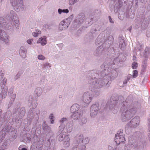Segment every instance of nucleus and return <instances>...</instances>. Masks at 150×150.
Returning <instances> with one entry per match:
<instances>
[{"instance_id":"f257e3e1","label":"nucleus","mask_w":150,"mask_h":150,"mask_svg":"<svg viewBox=\"0 0 150 150\" xmlns=\"http://www.w3.org/2000/svg\"><path fill=\"white\" fill-rule=\"evenodd\" d=\"M98 72L97 71H93V77L88 80V83L89 84V88L91 91L103 87H108L110 85V83L108 79H104V76H101V71L100 74H98Z\"/></svg>"},{"instance_id":"f03ea898","label":"nucleus","mask_w":150,"mask_h":150,"mask_svg":"<svg viewBox=\"0 0 150 150\" xmlns=\"http://www.w3.org/2000/svg\"><path fill=\"white\" fill-rule=\"evenodd\" d=\"M137 109L135 107L130 105L126 101L123 102L120 108L122 112L121 120L123 122L129 120L137 112Z\"/></svg>"},{"instance_id":"7ed1b4c3","label":"nucleus","mask_w":150,"mask_h":150,"mask_svg":"<svg viewBox=\"0 0 150 150\" xmlns=\"http://www.w3.org/2000/svg\"><path fill=\"white\" fill-rule=\"evenodd\" d=\"M101 68H104L105 69L103 71H101V76L104 77V79H108L110 83V81L115 79L117 76V71L114 70H112L110 67H109V65L107 64L105 62L101 66Z\"/></svg>"},{"instance_id":"20e7f679","label":"nucleus","mask_w":150,"mask_h":150,"mask_svg":"<svg viewBox=\"0 0 150 150\" xmlns=\"http://www.w3.org/2000/svg\"><path fill=\"white\" fill-rule=\"evenodd\" d=\"M89 141L88 137L83 139L82 134L77 136L75 138L72 150H87L85 145L89 142Z\"/></svg>"},{"instance_id":"39448f33","label":"nucleus","mask_w":150,"mask_h":150,"mask_svg":"<svg viewBox=\"0 0 150 150\" xmlns=\"http://www.w3.org/2000/svg\"><path fill=\"white\" fill-rule=\"evenodd\" d=\"M14 113L13 115V119H15V122L18 126H20L21 123V119L23 117L25 113V108H15L14 110Z\"/></svg>"},{"instance_id":"423d86ee","label":"nucleus","mask_w":150,"mask_h":150,"mask_svg":"<svg viewBox=\"0 0 150 150\" xmlns=\"http://www.w3.org/2000/svg\"><path fill=\"white\" fill-rule=\"evenodd\" d=\"M93 98V96L90 92H85L83 95L81 99L83 105L84 107H87L92 101Z\"/></svg>"},{"instance_id":"0eeeda50","label":"nucleus","mask_w":150,"mask_h":150,"mask_svg":"<svg viewBox=\"0 0 150 150\" xmlns=\"http://www.w3.org/2000/svg\"><path fill=\"white\" fill-rule=\"evenodd\" d=\"M139 117L136 116L133 118L126 126L125 129L126 131L128 130L130 128H135L138 126L139 124Z\"/></svg>"},{"instance_id":"6e6552de","label":"nucleus","mask_w":150,"mask_h":150,"mask_svg":"<svg viewBox=\"0 0 150 150\" xmlns=\"http://www.w3.org/2000/svg\"><path fill=\"white\" fill-rule=\"evenodd\" d=\"M10 20L9 22H11L14 27H15L17 29H18L19 27V21L17 19L16 14L15 12L13 11H10Z\"/></svg>"},{"instance_id":"1a4fd4ad","label":"nucleus","mask_w":150,"mask_h":150,"mask_svg":"<svg viewBox=\"0 0 150 150\" xmlns=\"http://www.w3.org/2000/svg\"><path fill=\"white\" fill-rule=\"evenodd\" d=\"M11 4L17 11L23 10L24 8L23 0H11Z\"/></svg>"},{"instance_id":"9d476101","label":"nucleus","mask_w":150,"mask_h":150,"mask_svg":"<svg viewBox=\"0 0 150 150\" xmlns=\"http://www.w3.org/2000/svg\"><path fill=\"white\" fill-rule=\"evenodd\" d=\"M7 81L6 78H4L1 83V86L2 89L1 92L0 94V100H1L3 98L6 96L7 94L8 88L6 86Z\"/></svg>"},{"instance_id":"9b49d317","label":"nucleus","mask_w":150,"mask_h":150,"mask_svg":"<svg viewBox=\"0 0 150 150\" xmlns=\"http://www.w3.org/2000/svg\"><path fill=\"white\" fill-rule=\"evenodd\" d=\"M6 19L3 17H0V27H2L7 30H12L13 25L11 22L7 23Z\"/></svg>"},{"instance_id":"f8f14e48","label":"nucleus","mask_w":150,"mask_h":150,"mask_svg":"<svg viewBox=\"0 0 150 150\" xmlns=\"http://www.w3.org/2000/svg\"><path fill=\"white\" fill-rule=\"evenodd\" d=\"M115 142L117 144H119L121 142H124L125 141V135L122 132V130H120L117 131L115 134Z\"/></svg>"},{"instance_id":"ddd939ff","label":"nucleus","mask_w":150,"mask_h":150,"mask_svg":"<svg viewBox=\"0 0 150 150\" xmlns=\"http://www.w3.org/2000/svg\"><path fill=\"white\" fill-rule=\"evenodd\" d=\"M73 15H71L69 18L61 21L59 25V30L62 31L67 29L71 23L70 18Z\"/></svg>"},{"instance_id":"4468645a","label":"nucleus","mask_w":150,"mask_h":150,"mask_svg":"<svg viewBox=\"0 0 150 150\" xmlns=\"http://www.w3.org/2000/svg\"><path fill=\"white\" fill-rule=\"evenodd\" d=\"M84 19V15L83 14H80L73 22V27L76 28L79 27L83 23Z\"/></svg>"},{"instance_id":"2eb2a0df","label":"nucleus","mask_w":150,"mask_h":150,"mask_svg":"<svg viewBox=\"0 0 150 150\" xmlns=\"http://www.w3.org/2000/svg\"><path fill=\"white\" fill-rule=\"evenodd\" d=\"M110 105V108L111 110L114 113H116L118 109V105H117V103L118 102V100H113L111 99Z\"/></svg>"},{"instance_id":"dca6fc26","label":"nucleus","mask_w":150,"mask_h":150,"mask_svg":"<svg viewBox=\"0 0 150 150\" xmlns=\"http://www.w3.org/2000/svg\"><path fill=\"white\" fill-rule=\"evenodd\" d=\"M43 141L41 139V140L33 142L31 146L30 150H33L35 148L41 150L43 145Z\"/></svg>"},{"instance_id":"f3484780","label":"nucleus","mask_w":150,"mask_h":150,"mask_svg":"<svg viewBox=\"0 0 150 150\" xmlns=\"http://www.w3.org/2000/svg\"><path fill=\"white\" fill-rule=\"evenodd\" d=\"M39 112H37L36 115L34 114L32 110H30L29 111L27 119L30 121L34 118L35 120H37L39 119Z\"/></svg>"},{"instance_id":"a211bd4d","label":"nucleus","mask_w":150,"mask_h":150,"mask_svg":"<svg viewBox=\"0 0 150 150\" xmlns=\"http://www.w3.org/2000/svg\"><path fill=\"white\" fill-rule=\"evenodd\" d=\"M73 114L71 115V118L74 120H77L79 119L82 116L83 111H79V112H71Z\"/></svg>"},{"instance_id":"6ab92c4d","label":"nucleus","mask_w":150,"mask_h":150,"mask_svg":"<svg viewBox=\"0 0 150 150\" xmlns=\"http://www.w3.org/2000/svg\"><path fill=\"white\" fill-rule=\"evenodd\" d=\"M80 106L77 103H75L71 107L70 111L71 112H79V111H83L80 109Z\"/></svg>"},{"instance_id":"aec40b11","label":"nucleus","mask_w":150,"mask_h":150,"mask_svg":"<svg viewBox=\"0 0 150 150\" xmlns=\"http://www.w3.org/2000/svg\"><path fill=\"white\" fill-rule=\"evenodd\" d=\"M73 125L74 124L73 121H70L67 124L66 129L67 132L70 133L72 131L73 128Z\"/></svg>"},{"instance_id":"412c9836","label":"nucleus","mask_w":150,"mask_h":150,"mask_svg":"<svg viewBox=\"0 0 150 150\" xmlns=\"http://www.w3.org/2000/svg\"><path fill=\"white\" fill-rule=\"evenodd\" d=\"M47 37L44 36L40 38L37 42V43H40L42 46L45 45L47 43Z\"/></svg>"},{"instance_id":"4be33fe9","label":"nucleus","mask_w":150,"mask_h":150,"mask_svg":"<svg viewBox=\"0 0 150 150\" xmlns=\"http://www.w3.org/2000/svg\"><path fill=\"white\" fill-rule=\"evenodd\" d=\"M27 50L24 47L21 46L19 50V54L23 58H25L26 57V53Z\"/></svg>"},{"instance_id":"5701e85b","label":"nucleus","mask_w":150,"mask_h":150,"mask_svg":"<svg viewBox=\"0 0 150 150\" xmlns=\"http://www.w3.org/2000/svg\"><path fill=\"white\" fill-rule=\"evenodd\" d=\"M109 33H107V31H104L103 33V36L104 37V38L105 40L106 38H108V40H110V41H112L113 40V38L112 36L110 35L108 36L109 35Z\"/></svg>"},{"instance_id":"b1692460","label":"nucleus","mask_w":150,"mask_h":150,"mask_svg":"<svg viewBox=\"0 0 150 150\" xmlns=\"http://www.w3.org/2000/svg\"><path fill=\"white\" fill-rule=\"evenodd\" d=\"M43 91L42 88L40 87H38L35 88L34 93L36 96H40L42 93Z\"/></svg>"},{"instance_id":"393cba45","label":"nucleus","mask_w":150,"mask_h":150,"mask_svg":"<svg viewBox=\"0 0 150 150\" xmlns=\"http://www.w3.org/2000/svg\"><path fill=\"white\" fill-rule=\"evenodd\" d=\"M67 137H68V135H67V134L64 132H63L60 134V136L59 137V141H62L64 139H66V138Z\"/></svg>"},{"instance_id":"a878e982","label":"nucleus","mask_w":150,"mask_h":150,"mask_svg":"<svg viewBox=\"0 0 150 150\" xmlns=\"http://www.w3.org/2000/svg\"><path fill=\"white\" fill-rule=\"evenodd\" d=\"M103 36V34H100L99 35L96 41V45H99L101 42H103V40H105L104 37L101 38Z\"/></svg>"},{"instance_id":"bb28decb","label":"nucleus","mask_w":150,"mask_h":150,"mask_svg":"<svg viewBox=\"0 0 150 150\" xmlns=\"http://www.w3.org/2000/svg\"><path fill=\"white\" fill-rule=\"evenodd\" d=\"M103 49L101 46L98 47L94 53V54L96 56L100 55L102 54Z\"/></svg>"},{"instance_id":"cd10ccee","label":"nucleus","mask_w":150,"mask_h":150,"mask_svg":"<svg viewBox=\"0 0 150 150\" xmlns=\"http://www.w3.org/2000/svg\"><path fill=\"white\" fill-rule=\"evenodd\" d=\"M42 128L45 131L50 132V127L47 125L45 121H44L43 122L42 124Z\"/></svg>"},{"instance_id":"c85d7f7f","label":"nucleus","mask_w":150,"mask_h":150,"mask_svg":"<svg viewBox=\"0 0 150 150\" xmlns=\"http://www.w3.org/2000/svg\"><path fill=\"white\" fill-rule=\"evenodd\" d=\"M91 109L98 111L99 110V105L98 103H96L93 104L91 106Z\"/></svg>"},{"instance_id":"c756f323","label":"nucleus","mask_w":150,"mask_h":150,"mask_svg":"<svg viewBox=\"0 0 150 150\" xmlns=\"http://www.w3.org/2000/svg\"><path fill=\"white\" fill-rule=\"evenodd\" d=\"M69 141V138L68 137H67L66 138V139L63 142V145L65 147H68L70 146Z\"/></svg>"},{"instance_id":"7c9ffc66","label":"nucleus","mask_w":150,"mask_h":150,"mask_svg":"<svg viewBox=\"0 0 150 150\" xmlns=\"http://www.w3.org/2000/svg\"><path fill=\"white\" fill-rule=\"evenodd\" d=\"M119 39L120 40L119 44V47L121 49H122L125 46V43L124 39L122 38L121 37Z\"/></svg>"},{"instance_id":"2f4dec72","label":"nucleus","mask_w":150,"mask_h":150,"mask_svg":"<svg viewBox=\"0 0 150 150\" xmlns=\"http://www.w3.org/2000/svg\"><path fill=\"white\" fill-rule=\"evenodd\" d=\"M79 120V123L81 125L86 124L87 122L86 119L84 117H83L81 119L80 118Z\"/></svg>"},{"instance_id":"473e14b6","label":"nucleus","mask_w":150,"mask_h":150,"mask_svg":"<svg viewBox=\"0 0 150 150\" xmlns=\"http://www.w3.org/2000/svg\"><path fill=\"white\" fill-rule=\"evenodd\" d=\"M11 126H5V127H4L2 130L1 131V132H3V133L4 132L6 134V132H10L11 129Z\"/></svg>"},{"instance_id":"72a5a7b5","label":"nucleus","mask_w":150,"mask_h":150,"mask_svg":"<svg viewBox=\"0 0 150 150\" xmlns=\"http://www.w3.org/2000/svg\"><path fill=\"white\" fill-rule=\"evenodd\" d=\"M98 111L90 109V116L92 117L96 116Z\"/></svg>"},{"instance_id":"f704fd0d","label":"nucleus","mask_w":150,"mask_h":150,"mask_svg":"<svg viewBox=\"0 0 150 150\" xmlns=\"http://www.w3.org/2000/svg\"><path fill=\"white\" fill-rule=\"evenodd\" d=\"M7 141H5L2 144L1 146H0V150H6L7 149Z\"/></svg>"},{"instance_id":"c9c22d12","label":"nucleus","mask_w":150,"mask_h":150,"mask_svg":"<svg viewBox=\"0 0 150 150\" xmlns=\"http://www.w3.org/2000/svg\"><path fill=\"white\" fill-rule=\"evenodd\" d=\"M5 38H6L2 39L1 41L6 45H9L10 44L9 38H7L6 37Z\"/></svg>"},{"instance_id":"e433bc0d","label":"nucleus","mask_w":150,"mask_h":150,"mask_svg":"<svg viewBox=\"0 0 150 150\" xmlns=\"http://www.w3.org/2000/svg\"><path fill=\"white\" fill-rule=\"evenodd\" d=\"M41 33V31L39 29H37L35 30V31L33 32V35L35 37H37Z\"/></svg>"},{"instance_id":"4c0bfd02","label":"nucleus","mask_w":150,"mask_h":150,"mask_svg":"<svg viewBox=\"0 0 150 150\" xmlns=\"http://www.w3.org/2000/svg\"><path fill=\"white\" fill-rule=\"evenodd\" d=\"M42 66L43 67V68L45 70L49 69L51 67V65L49 63L47 62L43 64H42Z\"/></svg>"},{"instance_id":"58836bf2","label":"nucleus","mask_w":150,"mask_h":150,"mask_svg":"<svg viewBox=\"0 0 150 150\" xmlns=\"http://www.w3.org/2000/svg\"><path fill=\"white\" fill-rule=\"evenodd\" d=\"M58 12L59 14H61L62 13H69V11L67 9H62L59 8L58 9Z\"/></svg>"},{"instance_id":"ea45409f","label":"nucleus","mask_w":150,"mask_h":150,"mask_svg":"<svg viewBox=\"0 0 150 150\" xmlns=\"http://www.w3.org/2000/svg\"><path fill=\"white\" fill-rule=\"evenodd\" d=\"M67 121V118L63 117L59 120V122L60 125H64V123L66 122Z\"/></svg>"},{"instance_id":"a19ab883","label":"nucleus","mask_w":150,"mask_h":150,"mask_svg":"<svg viewBox=\"0 0 150 150\" xmlns=\"http://www.w3.org/2000/svg\"><path fill=\"white\" fill-rule=\"evenodd\" d=\"M64 125H60V126L59 127L58 133L60 134L62 132L64 128Z\"/></svg>"},{"instance_id":"79ce46f5","label":"nucleus","mask_w":150,"mask_h":150,"mask_svg":"<svg viewBox=\"0 0 150 150\" xmlns=\"http://www.w3.org/2000/svg\"><path fill=\"white\" fill-rule=\"evenodd\" d=\"M6 133L4 132L3 133L2 132H0V143L2 142L3 139L4 138Z\"/></svg>"},{"instance_id":"37998d69","label":"nucleus","mask_w":150,"mask_h":150,"mask_svg":"<svg viewBox=\"0 0 150 150\" xmlns=\"http://www.w3.org/2000/svg\"><path fill=\"white\" fill-rule=\"evenodd\" d=\"M6 37L7 38H9V36L5 32H3L2 35L0 37V40L1 41L2 39L6 38L5 37Z\"/></svg>"},{"instance_id":"c03bdc74","label":"nucleus","mask_w":150,"mask_h":150,"mask_svg":"<svg viewBox=\"0 0 150 150\" xmlns=\"http://www.w3.org/2000/svg\"><path fill=\"white\" fill-rule=\"evenodd\" d=\"M54 117L53 114H51L49 117V118L50 119V120L51 121V122L52 124L54 123Z\"/></svg>"},{"instance_id":"a18cd8bd","label":"nucleus","mask_w":150,"mask_h":150,"mask_svg":"<svg viewBox=\"0 0 150 150\" xmlns=\"http://www.w3.org/2000/svg\"><path fill=\"white\" fill-rule=\"evenodd\" d=\"M144 47L143 45L139 44L137 45V48L139 51H141Z\"/></svg>"},{"instance_id":"49530a36","label":"nucleus","mask_w":150,"mask_h":150,"mask_svg":"<svg viewBox=\"0 0 150 150\" xmlns=\"http://www.w3.org/2000/svg\"><path fill=\"white\" fill-rule=\"evenodd\" d=\"M78 1V0H69V4L71 5H73Z\"/></svg>"},{"instance_id":"de8ad7c7","label":"nucleus","mask_w":150,"mask_h":150,"mask_svg":"<svg viewBox=\"0 0 150 150\" xmlns=\"http://www.w3.org/2000/svg\"><path fill=\"white\" fill-rule=\"evenodd\" d=\"M138 72L137 70H134L133 71V76L134 78H136L138 75Z\"/></svg>"},{"instance_id":"09e8293b","label":"nucleus","mask_w":150,"mask_h":150,"mask_svg":"<svg viewBox=\"0 0 150 150\" xmlns=\"http://www.w3.org/2000/svg\"><path fill=\"white\" fill-rule=\"evenodd\" d=\"M137 63L135 62H134L132 64V68L133 69H136L137 67Z\"/></svg>"},{"instance_id":"8fccbe9b","label":"nucleus","mask_w":150,"mask_h":150,"mask_svg":"<svg viewBox=\"0 0 150 150\" xmlns=\"http://www.w3.org/2000/svg\"><path fill=\"white\" fill-rule=\"evenodd\" d=\"M142 71H144L145 70L146 68V62H144V63H143L142 64Z\"/></svg>"},{"instance_id":"3c124183","label":"nucleus","mask_w":150,"mask_h":150,"mask_svg":"<svg viewBox=\"0 0 150 150\" xmlns=\"http://www.w3.org/2000/svg\"><path fill=\"white\" fill-rule=\"evenodd\" d=\"M38 58L39 59L43 60L45 59V57L42 55H39L38 56Z\"/></svg>"},{"instance_id":"603ef678","label":"nucleus","mask_w":150,"mask_h":150,"mask_svg":"<svg viewBox=\"0 0 150 150\" xmlns=\"http://www.w3.org/2000/svg\"><path fill=\"white\" fill-rule=\"evenodd\" d=\"M120 60L118 58H115L113 61V64H115V63H118L120 62Z\"/></svg>"},{"instance_id":"864d4df0","label":"nucleus","mask_w":150,"mask_h":150,"mask_svg":"<svg viewBox=\"0 0 150 150\" xmlns=\"http://www.w3.org/2000/svg\"><path fill=\"white\" fill-rule=\"evenodd\" d=\"M145 53H146V54H150V48L148 47L146 48L145 49Z\"/></svg>"},{"instance_id":"5fc2aeb1","label":"nucleus","mask_w":150,"mask_h":150,"mask_svg":"<svg viewBox=\"0 0 150 150\" xmlns=\"http://www.w3.org/2000/svg\"><path fill=\"white\" fill-rule=\"evenodd\" d=\"M16 94H13V97L12 98H11V102H11V104L12 103V102H13L15 100V98L16 97Z\"/></svg>"},{"instance_id":"6e6d98bb","label":"nucleus","mask_w":150,"mask_h":150,"mask_svg":"<svg viewBox=\"0 0 150 150\" xmlns=\"http://www.w3.org/2000/svg\"><path fill=\"white\" fill-rule=\"evenodd\" d=\"M21 76V74H20L18 72V74L16 75V76H15L14 77V79L15 80H16L18 78H19L20 76Z\"/></svg>"},{"instance_id":"4d7b16f0","label":"nucleus","mask_w":150,"mask_h":150,"mask_svg":"<svg viewBox=\"0 0 150 150\" xmlns=\"http://www.w3.org/2000/svg\"><path fill=\"white\" fill-rule=\"evenodd\" d=\"M13 93V89L12 88H11L9 89L8 92V95H11Z\"/></svg>"},{"instance_id":"13d9d810","label":"nucleus","mask_w":150,"mask_h":150,"mask_svg":"<svg viewBox=\"0 0 150 150\" xmlns=\"http://www.w3.org/2000/svg\"><path fill=\"white\" fill-rule=\"evenodd\" d=\"M33 39H29L27 41V42L29 44H31L32 42L33 41Z\"/></svg>"},{"instance_id":"bf43d9fd","label":"nucleus","mask_w":150,"mask_h":150,"mask_svg":"<svg viewBox=\"0 0 150 150\" xmlns=\"http://www.w3.org/2000/svg\"><path fill=\"white\" fill-rule=\"evenodd\" d=\"M4 76V74L3 73V71H1L0 72V78L1 79Z\"/></svg>"},{"instance_id":"052dcab7","label":"nucleus","mask_w":150,"mask_h":150,"mask_svg":"<svg viewBox=\"0 0 150 150\" xmlns=\"http://www.w3.org/2000/svg\"><path fill=\"white\" fill-rule=\"evenodd\" d=\"M109 21H110V23H113V21L112 20L110 16H109Z\"/></svg>"},{"instance_id":"680f3d73","label":"nucleus","mask_w":150,"mask_h":150,"mask_svg":"<svg viewBox=\"0 0 150 150\" xmlns=\"http://www.w3.org/2000/svg\"><path fill=\"white\" fill-rule=\"evenodd\" d=\"M127 82L128 81L126 80H125L123 82L124 86H125L127 84Z\"/></svg>"},{"instance_id":"e2e57ef3","label":"nucleus","mask_w":150,"mask_h":150,"mask_svg":"<svg viewBox=\"0 0 150 150\" xmlns=\"http://www.w3.org/2000/svg\"><path fill=\"white\" fill-rule=\"evenodd\" d=\"M97 31V30L96 29H92L91 30V33L92 34L93 33H94V31Z\"/></svg>"},{"instance_id":"0e129e2a","label":"nucleus","mask_w":150,"mask_h":150,"mask_svg":"<svg viewBox=\"0 0 150 150\" xmlns=\"http://www.w3.org/2000/svg\"><path fill=\"white\" fill-rule=\"evenodd\" d=\"M136 57L135 56H134L133 57V60L134 62H135V61L136 60Z\"/></svg>"},{"instance_id":"69168bd1","label":"nucleus","mask_w":150,"mask_h":150,"mask_svg":"<svg viewBox=\"0 0 150 150\" xmlns=\"http://www.w3.org/2000/svg\"><path fill=\"white\" fill-rule=\"evenodd\" d=\"M131 75L130 76H128L127 77V79H126L128 82L129 80L130 77L131 76Z\"/></svg>"},{"instance_id":"338daca9","label":"nucleus","mask_w":150,"mask_h":150,"mask_svg":"<svg viewBox=\"0 0 150 150\" xmlns=\"http://www.w3.org/2000/svg\"><path fill=\"white\" fill-rule=\"evenodd\" d=\"M149 121L150 123H149V129H148V130H149V132H150V119L149 120Z\"/></svg>"},{"instance_id":"774afa93","label":"nucleus","mask_w":150,"mask_h":150,"mask_svg":"<svg viewBox=\"0 0 150 150\" xmlns=\"http://www.w3.org/2000/svg\"><path fill=\"white\" fill-rule=\"evenodd\" d=\"M108 148L109 150H112V147L110 146H108Z\"/></svg>"}]
</instances>
